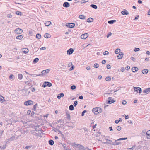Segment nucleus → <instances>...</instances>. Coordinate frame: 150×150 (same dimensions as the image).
Wrapping results in <instances>:
<instances>
[{
    "label": "nucleus",
    "mask_w": 150,
    "mask_h": 150,
    "mask_svg": "<svg viewBox=\"0 0 150 150\" xmlns=\"http://www.w3.org/2000/svg\"><path fill=\"white\" fill-rule=\"evenodd\" d=\"M92 112L95 115H97L100 113L102 112L101 109L99 107H96L93 108L92 110Z\"/></svg>",
    "instance_id": "nucleus-1"
},
{
    "label": "nucleus",
    "mask_w": 150,
    "mask_h": 150,
    "mask_svg": "<svg viewBox=\"0 0 150 150\" xmlns=\"http://www.w3.org/2000/svg\"><path fill=\"white\" fill-rule=\"evenodd\" d=\"M33 103L32 100H29L25 102L24 104L26 106L32 105H33Z\"/></svg>",
    "instance_id": "nucleus-2"
},
{
    "label": "nucleus",
    "mask_w": 150,
    "mask_h": 150,
    "mask_svg": "<svg viewBox=\"0 0 150 150\" xmlns=\"http://www.w3.org/2000/svg\"><path fill=\"white\" fill-rule=\"evenodd\" d=\"M50 71V70L48 69H47L45 70H44L42 71V72L41 73L42 74H37V75H36V76H41L43 74V75H45L47 74V73H48Z\"/></svg>",
    "instance_id": "nucleus-3"
},
{
    "label": "nucleus",
    "mask_w": 150,
    "mask_h": 150,
    "mask_svg": "<svg viewBox=\"0 0 150 150\" xmlns=\"http://www.w3.org/2000/svg\"><path fill=\"white\" fill-rule=\"evenodd\" d=\"M52 84L49 82H45L42 85L43 87H45L46 86H48V87H50L52 86Z\"/></svg>",
    "instance_id": "nucleus-4"
},
{
    "label": "nucleus",
    "mask_w": 150,
    "mask_h": 150,
    "mask_svg": "<svg viewBox=\"0 0 150 150\" xmlns=\"http://www.w3.org/2000/svg\"><path fill=\"white\" fill-rule=\"evenodd\" d=\"M133 88L134 90V91H136L137 93H141L142 91V89L140 88L139 87H134Z\"/></svg>",
    "instance_id": "nucleus-5"
},
{
    "label": "nucleus",
    "mask_w": 150,
    "mask_h": 150,
    "mask_svg": "<svg viewBox=\"0 0 150 150\" xmlns=\"http://www.w3.org/2000/svg\"><path fill=\"white\" fill-rule=\"evenodd\" d=\"M14 32L18 34H21L23 32L22 30L21 29L18 28L16 29Z\"/></svg>",
    "instance_id": "nucleus-6"
},
{
    "label": "nucleus",
    "mask_w": 150,
    "mask_h": 150,
    "mask_svg": "<svg viewBox=\"0 0 150 150\" xmlns=\"http://www.w3.org/2000/svg\"><path fill=\"white\" fill-rule=\"evenodd\" d=\"M88 33H85L83 34H82L81 36V39H85L86 38L88 37Z\"/></svg>",
    "instance_id": "nucleus-7"
},
{
    "label": "nucleus",
    "mask_w": 150,
    "mask_h": 150,
    "mask_svg": "<svg viewBox=\"0 0 150 150\" xmlns=\"http://www.w3.org/2000/svg\"><path fill=\"white\" fill-rule=\"evenodd\" d=\"M75 26V24L73 23H68L66 25V26L67 27L70 28H73Z\"/></svg>",
    "instance_id": "nucleus-8"
},
{
    "label": "nucleus",
    "mask_w": 150,
    "mask_h": 150,
    "mask_svg": "<svg viewBox=\"0 0 150 150\" xmlns=\"http://www.w3.org/2000/svg\"><path fill=\"white\" fill-rule=\"evenodd\" d=\"M74 51V50L72 48H70L67 51V53L71 55L73 53Z\"/></svg>",
    "instance_id": "nucleus-9"
},
{
    "label": "nucleus",
    "mask_w": 150,
    "mask_h": 150,
    "mask_svg": "<svg viewBox=\"0 0 150 150\" xmlns=\"http://www.w3.org/2000/svg\"><path fill=\"white\" fill-rule=\"evenodd\" d=\"M63 7L65 8H68L70 6V4L69 3L67 2H64L63 4Z\"/></svg>",
    "instance_id": "nucleus-10"
},
{
    "label": "nucleus",
    "mask_w": 150,
    "mask_h": 150,
    "mask_svg": "<svg viewBox=\"0 0 150 150\" xmlns=\"http://www.w3.org/2000/svg\"><path fill=\"white\" fill-rule=\"evenodd\" d=\"M146 133V138L148 139H150V130H148Z\"/></svg>",
    "instance_id": "nucleus-11"
},
{
    "label": "nucleus",
    "mask_w": 150,
    "mask_h": 150,
    "mask_svg": "<svg viewBox=\"0 0 150 150\" xmlns=\"http://www.w3.org/2000/svg\"><path fill=\"white\" fill-rule=\"evenodd\" d=\"M123 53L122 52H121L119 54L117 55V57L118 59H121L123 57Z\"/></svg>",
    "instance_id": "nucleus-12"
},
{
    "label": "nucleus",
    "mask_w": 150,
    "mask_h": 150,
    "mask_svg": "<svg viewBox=\"0 0 150 150\" xmlns=\"http://www.w3.org/2000/svg\"><path fill=\"white\" fill-rule=\"evenodd\" d=\"M114 102V100L112 99V98L109 97L108 98V102L109 104H110Z\"/></svg>",
    "instance_id": "nucleus-13"
},
{
    "label": "nucleus",
    "mask_w": 150,
    "mask_h": 150,
    "mask_svg": "<svg viewBox=\"0 0 150 150\" xmlns=\"http://www.w3.org/2000/svg\"><path fill=\"white\" fill-rule=\"evenodd\" d=\"M132 71L133 72H135L138 71L139 69L137 67H133L132 69Z\"/></svg>",
    "instance_id": "nucleus-14"
},
{
    "label": "nucleus",
    "mask_w": 150,
    "mask_h": 150,
    "mask_svg": "<svg viewBox=\"0 0 150 150\" xmlns=\"http://www.w3.org/2000/svg\"><path fill=\"white\" fill-rule=\"evenodd\" d=\"M143 93H148L150 92V88L146 89L143 91Z\"/></svg>",
    "instance_id": "nucleus-15"
},
{
    "label": "nucleus",
    "mask_w": 150,
    "mask_h": 150,
    "mask_svg": "<svg viewBox=\"0 0 150 150\" xmlns=\"http://www.w3.org/2000/svg\"><path fill=\"white\" fill-rule=\"evenodd\" d=\"M121 13L123 15H127L129 14L128 12L126 9H124L123 11H122L121 12Z\"/></svg>",
    "instance_id": "nucleus-16"
},
{
    "label": "nucleus",
    "mask_w": 150,
    "mask_h": 150,
    "mask_svg": "<svg viewBox=\"0 0 150 150\" xmlns=\"http://www.w3.org/2000/svg\"><path fill=\"white\" fill-rule=\"evenodd\" d=\"M79 18L80 19L84 20L86 18V16L83 15H80L79 16Z\"/></svg>",
    "instance_id": "nucleus-17"
},
{
    "label": "nucleus",
    "mask_w": 150,
    "mask_h": 150,
    "mask_svg": "<svg viewBox=\"0 0 150 150\" xmlns=\"http://www.w3.org/2000/svg\"><path fill=\"white\" fill-rule=\"evenodd\" d=\"M28 51L29 50L27 48H25L23 49V52L25 54L27 53L28 52Z\"/></svg>",
    "instance_id": "nucleus-18"
},
{
    "label": "nucleus",
    "mask_w": 150,
    "mask_h": 150,
    "mask_svg": "<svg viewBox=\"0 0 150 150\" xmlns=\"http://www.w3.org/2000/svg\"><path fill=\"white\" fill-rule=\"evenodd\" d=\"M51 24V22L50 21H47L45 22V24L46 26H48Z\"/></svg>",
    "instance_id": "nucleus-19"
},
{
    "label": "nucleus",
    "mask_w": 150,
    "mask_h": 150,
    "mask_svg": "<svg viewBox=\"0 0 150 150\" xmlns=\"http://www.w3.org/2000/svg\"><path fill=\"white\" fill-rule=\"evenodd\" d=\"M48 142L49 144L51 145H53L54 144V142L52 140H50Z\"/></svg>",
    "instance_id": "nucleus-20"
},
{
    "label": "nucleus",
    "mask_w": 150,
    "mask_h": 150,
    "mask_svg": "<svg viewBox=\"0 0 150 150\" xmlns=\"http://www.w3.org/2000/svg\"><path fill=\"white\" fill-rule=\"evenodd\" d=\"M148 71V70L147 69L143 70L142 71V72L144 74H146Z\"/></svg>",
    "instance_id": "nucleus-21"
},
{
    "label": "nucleus",
    "mask_w": 150,
    "mask_h": 150,
    "mask_svg": "<svg viewBox=\"0 0 150 150\" xmlns=\"http://www.w3.org/2000/svg\"><path fill=\"white\" fill-rule=\"evenodd\" d=\"M93 19L92 18H89L87 20V21L88 22H91L93 21Z\"/></svg>",
    "instance_id": "nucleus-22"
},
{
    "label": "nucleus",
    "mask_w": 150,
    "mask_h": 150,
    "mask_svg": "<svg viewBox=\"0 0 150 150\" xmlns=\"http://www.w3.org/2000/svg\"><path fill=\"white\" fill-rule=\"evenodd\" d=\"M5 101V100L3 97L1 95H0V101L2 102L3 101Z\"/></svg>",
    "instance_id": "nucleus-23"
},
{
    "label": "nucleus",
    "mask_w": 150,
    "mask_h": 150,
    "mask_svg": "<svg viewBox=\"0 0 150 150\" xmlns=\"http://www.w3.org/2000/svg\"><path fill=\"white\" fill-rule=\"evenodd\" d=\"M23 38V37L21 35H18L16 37V38L17 39H19L20 40H21Z\"/></svg>",
    "instance_id": "nucleus-24"
},
{
    "label": "nucleus",
    "mask_w": 150,
    "mask_h": 150,
    "mask_svg": "<svg viewBox=\"0 0 150 150\" xmlns=\"http://www.w3.org/2000/svg\"><path fill=\"white\" fill-rule=\"evenodd\" d=\"M90 6L95 9H97V6L96 5L91 4L90 5Z\"/></svg>",
    "instance_id": "nucleus-25"
},
{
    "label": "nucleus",
    "mask_w": 150,
    "mask_h": 150,
    "mask_svg": "<svg viewBox=\"0 0 150 150\" xmlns=\"http://www.w3.org/2000/svg\"><path fill=\"white\" fill-rule=\"evenodd\" d=\"M117 140H115V142H112L111 144L114 145H118L120 144V142H116Z\"/></svg>",
    "instance_id": "nucleus-26"
},
{
    "label": "nucleus",
    "mask_w": 150,
    "mask_h": 150,
    "mask_svg": "<svg viewBox=\"0 0 150 150\" xmlns=\"http://www.w3.org/2000/svg\"><path fill=\"white\" fill-rule=\"evenodd\" d=\"M44 37L45 38H48L50 37V36L49 34L46 33L44 35Z\"/></svg>",
    "instance_id": "nucleus-27"
},
{
    "label": "nucleus",
    "mask_w": 150,
    "mask_h": 150,
    "mask_svg": "<svg viewBox=\"0 0 150 150\" xmlns=\"http://www.w3.org/2000/svg\"><path fill=\"white\" fill-rule=\"evenodd\" d=\"M120 50L119 49H116L115 51V53L116 54H118L119 53L120 54V53L121 52H120Z\"/></svg>",
    "instance_id": "nucleus-28"
},
{
    "label": "nucleus",
    "mask_w": 150,
    "mask_h": 150,
    "mask_svg": "<svg viewBox=\"0 0 150 150\" xmlns=\"http://www.w3.org/2000/svg\"><path fill=\"white\" fill-rule=\"evenodd\" d=\"M23 77V76L22 74H18V78L20 80L22 79Z\"/></svg>",
    "instance_id": "nucleus-29"
},
{
    "label": "nucleus",
    "mask_w": 150,
    "mask_h": 150,
    "mask_svg": "<svg viewBox=\"0 0 150 150\" xmlns=\"http://www.w3.org/2000/svg\"><path fill=\"white\" fill-rule=\"evenodd\" d=\"M115 21H116L115 20H112L108 21V23L110 24H112Z\"/></svg>",
    "instance_id": "nucleus-30"
},
{
    "label": "nucleus",
    "mask_w": 150,
    "mask_h": 150,
    "mask_svg": "<svg viewBox=\"0 0 150 150\" xmlns=\"http://www.w3.org/2000/svg\"><path fill=\"white\" fill-rule=\"evenodd\" d=\"M39 60V59L38 58H35L34 59L33 61V62L35 63H37L38 61Z\"/></svg>",
    "instance_id": "nucleus-31"
},
{
    "label": "nucleus",
    "mask_w": 150,
    "mask_h": 150,
    "mask_svg": "<svg viewBox=\"0 0 150 150\" xmlns=\"http://www.w3.org/2000/svg\"><path fill=\"white\" fill-rule=\"evenodd\" d=\"M69 109L70 110H73L74 109V106L72 105H71L69 106Z\"/></svg>",
    "instance_id": "nucleus-32"
},
{
    "label": "nucleus",
    "mask_w": 150,
    "mask_h": 150,
    "mask_svg": "<svg viewBox=\"0 0 150 150\" xmlns=\"http://www.w3.org/2000/svg\"><path fill=\"white\" fill-rule=\"evenodd\" d=\"M111 80V77L110 76L107 77L105 78V80L107 81H109Z\"/></svg>",
    "instance_id": "nucleus-33"
},
{
    "label": "nucleus",
    "mask_w": 150,
    "mask_h": 150,
    "mask_svg": "<svg viewBox=\"0 0 150 150\" xmlns=\"http://www.w3.org/2000/svg\"><path fill=\"white\" fill-rule=\"evenodd\" d=\"M36 38L39 39L40 38H41V35L39 33L37 34L36 35Z\"/></svg>",
    "instance_id": "nucleus-34"
},
{
    "label": "nucleus",
    "mask_w": 150,
    "mask_h": 150,
    "mask_svg": "<svg viewBox=\"0 0 150 150\" xmlns=\"http://www.w3.org/2000/svg\"><path fill=\"white\" fill-rule=\"evenodd\" d=\"M67 117L68 119H70L71 118L70 115L68 113H66Z\"/></svg>",
    "instance_id": "nucleus-35"
},
{
    "label": "nucleus",
    "mask_w": 150,
    "mask_h": 150,
    "mask_svg": "<svg viewBox=\"0 0 150 150\" xmlns=\"http://www.w3.org/2000/svg\"><path fill=\"white\" fill-rule=\"evenodd\" d=\"M127 139V137L126 138H120L118 139L117 141H120L121 140H126Z\"/></svg>",
    "instance_id": "nucleus-36"
},
{
    "label": "nucleus",
    "mask_w": 150,
    "mask_h": 150,
    "mask_svg": "<svg viewBox=\"0 0 150 150\" xmlns=\"http://www.w3.org/2000/svg\"><path fill=\"white\" fill-rule=\"evenodd\" d=\"M99 67V65L97 63L95 64L93 66V67L95 68H97Z\"/></svg>",
    "instance_id": "nucleus-37"
},
{
    "label": "nucleus",
    "mask_w": 150,
    "mask_h": 150,
    "mask_svg": "<svg viewBox=\"0 0 150 150\" xmlns=\"http://www.w3.org/2000/svg\"><path fill=\"white\" fill-rule=\"evenodd\" d=\"M109 53L108 51H106L103 52V54L104 55H108Z\"/></svg>",
    "instance_id": "nucleus-38"
},
{
    "label": "nucleus",
    "mask_w": 150,
    "mask_h": 150,
    "mask_svg": "<svg viewBox=\"0 0 150 150\" xmlns=\"http://www.w3.org/2000/svg\"><path fill=\"white\" fill-rule=\"evenodd\" d=\"M37 106H38V105H37V104H36L35 105L33 106V110H34V111H35L36 110V107H37Z\"/></svg>",
    "instance_id": "nucleus-39"
},
{
    "label": "nucleus",
    "mask_w": 150,
    "mask_h": 150,
    "mask_svg": "<svg viewBox=\"0 0 150 150\" xmlns=\"http://www.w3.org/2000/svg\"><path fill=\"white\" fill-rule=\"evenodd\" d=\"M88 1V0H82L81 1V3L83 4L84 3L87 2Z\"/></svg>",
    "instance_id": "nucleus-40"
},
{
    "label": "nucleus",
    "mask_w": 150,
    "mask_h": 150,
    "mask_svg": "<svg viewBox=\"0 0 150 150\" xmlns=\"http://www.w3.org/2000/svg\"><path fill=\"white\" fill-rule=\"evenodd\" d=\"M14 77V76L13 74H11L9 76V78L10 79H13Z\"/></svg>",
    "instance_id": "nucleus-41"
},
{
    "label": "nucleus",
    "mask_w": 150,
    "mask_h": 150,
    "mask_svg": "<svg viewBox=\"0 0 150 150\" xmlns=\"http://www.w3.org/2000/svg\"><path fill=\"white\" fill-rule=\"evenodd\" d=\"M78 104V101L77 100L75 101L73 104L74 106L75 107Z\"/></svg>",
    "instance_id": "nucleus-42"
},
{
    "label": "nucleus",
    "mask_w": 150,
    "mask_h": 150,
    "mask_svg": "<svg viewBox=\"0 0 150 150\" xmlns=\"http://www.w3.org/2000/svg\"><path fill=\"white\" fill-rule=\"evenodd\" d=\"M7 17L8 18H11L12 17V16L11 14H9L7 15Z\"/></svg>",
    "instance_id": "nucleus-43"
},
{
    "label": "nucleus",
    "mask_w": 150,
    "mask_h": 150,
    "mask_svg": "<svg viewBox=\"0 0 150 150\" xmlns=\"http://www.w3.org/2000/svg\"><path fill=\"white\" fill-rule=\"evenodd\" d=\"M76 88V87L75 85L72 86L71 87V88L72 90L75 89Z\"/></svg>",
    "instance_id": "nucleus-44"
},
{
    "label": "nucleus",
    "mask_w": 150,
    "mask_h": 150,
    "mask_svg": "<svg viewBox=\"0 0 150 150\" xmlns=\"http://www.w3.org/2000/svg\"><path fill=\"white\" fill-rule=\"evenodd\" d=\"M140 50V49L139 48H135L134 49V51L135 52L139 51Z\"/></svg>",
    "instance_id": "nucleus-45"
},
{
    "label": "nucleus",
    "mask_w": 150,
    "mask_h": 150,
    "mask_svg": "<svg viewBox=\"0 0 150 150\" xmlns=\"http://www.w3.org/2000/svg\"><path fill=\"white\" fill-rule=\"evenodd\" d=\"M16 14L18 15H21V12L19 11H17L16 12Z\"/></svg>",
    "instance_id": "nucleus-46"
},
{
    "label": "nucleus",
    "mask_w": 150,
    "mask_h": 150,
    "mask_svg": "<svg viewBox=\"0 0 150 150\" xmlns=\"http://www.w3.org/2000/svg\"><path fill=\"white\" fill-rule=\"evenodd\" d=\"M121 129V127L120 126H118L117 127V129L118 131H120Z\"/></svg>",
    "instance_id": "nucleus-47"
},
{
    "label": "nucleus",
    "mask_w": 150,
    "mask_h": 150,
    "mask_svg": "<svg viewBox=\"0 0 150 150\" xmlns=\"http://www.w3.org/2000/svg\"><path fill=\"white\" fill-rule=\"evenodd\" d=\"M87 112L86 110H84L82 113L81 115L82 116H83L84 115V113L86 112Z\"/></svg>",
    "instance_id": "nucleus-48"
},
{
    "label": "nucleus",
    "mask_w": 150,
    "mask_h": 150,
    "mask_svg": "<svg viewBox=\"0 0 150 150\" xmlns=\"http://www.w3.org/2000/svg\"><path fill=\"white\" fill-rule=\"evenodd\" d=\"M112 35V33L111 32H109L107 35V37L108 38L109 36H110Z\"/></svg>",
    "instance_id": "nucleus-49"
},
{
    "label": "nucleus",
    "mask_w": 150,
    "mask_h": 150,
    "mask_svg": "<svg viewBox=\"0 0 150 150\" xmlns=\"http://www.w3.org/2000/svg\"><path fill=\"white\" fill-rule=\"evenodd\" d=\"M130 69V67L129 66H127L126 67H125V69L127 70H129Z\"/></svg>",
    "instance_id": "nucleus-50"
},
{
    "label": "nucleus",
    "mask_w": 150,
    "mask_h": 150,
    "mask_svg": "<svg viewBox=\"0 0 150 150\" xmlns=\"http://www.w3.org/2000/svg\"><path fill=\"white\" fill-rule=\"evenodd\" d=\"M139 15H137L135 16V18H134V20H137L139 18Z\"/></svg>",
    "instance_id": "nucleus-51"
},
{
    "label": "nucleus",
    "mask_w": 150,
    "mask_h": 150,
    "mask_svg": "<svg viewBox=\"0 0 150 150\" xmlns=\"http://www.w3.org/2000/svg\"><path fill=\"white\" fill-rule=\"evenodd\" d=\"M135 147V145H134L133 146H132V147L129 148V149L130 150H133L134 149Z\"/></svg>",
    "instance_id": "nucleus-52"
},
{
    "label": "nucleus",
    "mask_w": 150,
    "mask_h": 150,
    "mask_svg": "<svg viewBox=\"0 0 150 150\" xmlns=\"http://www.w3.org/2000/svg\"><path fill=\"white\" fill-rule=\"evenodd\" d=\"M35 91V88L33 87L31 88V91L33 92H34Z\"/></svg>",
    "instance_id": "nucleus-53"
},
{
    "label": "nucleus",
    "mask_w": 150,
    "mask_h": 150,
    "mask_svg": "<svg viewBox=\"0 0 150 150\" xmlns=\"http://www.w3.org/2000/svg\"><path fill=\"white\" fill-rule=\"evenodd\" d=\"M106 63V61L105 60H103L102 61V63L103 64H105Z\"/></svg>",
    "instance_id": "nucleus-54"
},
{
    "label": "nucleus",
    "mask_w": 150,
    "mask_h": 150,
    "mask_svg": "<svg viewBox=\"0 0 150 150\" xmlns=\"http://www.w3.org/2000/svg\"><path fill=\"white\" fill-rule=\"evenodd\" d=\"M126 103H127V102L125 100L123 101L122 102V104L123 105H125L126 104Z\"/></svg>",
    "instance_id": "nucleus-55"
},
{
    "label": "nucleus",
    "mask_w": 150,
    "mask_h": 150,
    "mask_svg": "<svg viewBox=\"0 0 150 150\" xmlns=\"http://www.w3.org/2000/svg\"><path fill=\"white\" fill-rule=\"evenodd\" d=\"M31 147H32V146H26L25 147V148L28 149L29 148H30Z\"/></svg>",
    "instance_id": "nucleus-56"
},
{
    "label": "nucleus",
    "mask_w": 150,
    "mask_h": 150,
    "mask_svg": "<svg viewBox=\"0 0 150 150\" xmlns=\"http://www.w3.org/2000/svg\"><path fill=\"white\" fill-rule=\"evenodd\" d=\"M3 132V131L0 130V137L1 136Z\"/></svg>",
    "instance_id": "nucleus-57"
},
{
    "label": "nucleus",
    "mask_w": 150,
    "mask_h": 150,
    "mask_svg": "<svg viewBox=\"0 0 150 150\" xmlns=\"http://www.w3.org/2000/svg\"><path fill=\"white\" fill-rule=\"evenodd\" d=\"M107 68L108 69H110L111 68V67L110 65L108 64L107 66Z\"/></svg>",
    "instance_id": "nucleus-58"
},
{
    "label": "nucleus",
    "mask_w": 150,
    "mask_h": 150,
    "mask_svg": "<svg viewBox=\"0 0 150 150\" xmlns=\"http://www.w3.org/2000/svg\"><path fill=\"white\" fill-rule=\"evenodd\" d=\"M60 95V96L61 97H63L64 96V93H60V94H59Z\"/></svg>",
    "instance_id": "nucleus-59"
},
{
    "label": "nucleus",
    "mask_w": 150,
    "mask_h": 150,
    "mask_svg": "<svg viewBox=\"0 0 150 150\" xmlns=\"http://www.w3.org/2000/svg\"><path fill=\"white\" fill-rule=\"evenodd\" d=\"M121 71H122V72H124L125 71L124 68L123 67H121Z\"/></svg>",
    "instance_id": "nucleus-60"
},
{
    "label": "nucleus",
    "mask_w": 150,
    "mask_h": 150,
    "mask_svg": "<svg viewBox=\"0 0 150 150\" xmlns=\"http://www.w3.org/2000/svg\"><path fill=\"white\" fill-rule=\"evenodd\" d=\"M74 68V66H72L70 69V70H72Z\"/></svg>",
    "instance_id": "nucleus-61"
},
{
    "label": "nucleus",
    "mask_w": 150,
    "mask_h": 150,
    "mask_svg": "<svg viewBox=\"0 0 150 150\" xmlns=\"http://www.w3.org/2000/svg\"><path fill=\"white\" fill-rule=\"evenodd\" d=\"M79 99H83V96H79Z\"/></svg>",
    "instance_id": "nucleus-62"
},
{
    "label": "nucleus",
    "mask_w": 150,
    "mask_h": 150,
    "mask_svg": "<svg viewBox=\"0 0 150 150\" xmlns=\"http://www.w3.org/2000/svg\"><path fill=\"white\" fill-rule=\"evenodd\" d=\"M46 49V47H43L40 48L41 50H45Z\"/></svg>",
    "instance_id": "nucleus-63"
},
{
    "label": "nucleus",
    "mask_w": 150,
    "mask_h": 150,
    "mask_svg": "<svg viewBox=\"0 0 150 150\" xmlns=\"http://www.w3.org/2000/svg\"><path fill=\"white\" fill-rule=\"evenodd\" d=\"M86 69L88 70H90L91 68H90V67L88 66V67H87L86 68Z\"/></svg>",
    "instance_id": "nucleus-64"
}]
</instances>
